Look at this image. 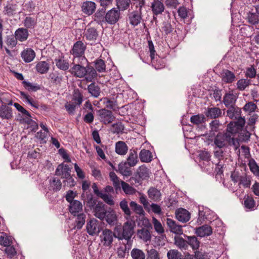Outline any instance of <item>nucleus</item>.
I'll return each mask as SVG.
<instances>
[{"instance_id":"obj_1","label":"nucleus","mask_w":259,"mask_h":259,"mask_svg":"<svg viewBox=\"0 0 259 259\" xmlns=\"http://www.w3.org/2000/svg\"><path fill=\"white\" fill-rule=\"evenodd\" d=\"M73 66L69 70V72L74 76L78 78L84 77L87 82H92L98 76L94 67L91 64H87L85 66L76 64L73 62Z\"/></svg>"},{"instance_id":"obj_2","label":"nucleus","mask_w":259,"mask_h":259,"mask_svg":"<svg viewBox=\"0 0 259 259\" xmlns=\"http://www.w3.org/2000/svg\"><path fill=\"white\" fill-rule=\"evenodd\" d=\"M184 238L180 236H175L174 237V244L180 250H187L189 246H190L194 251L199 249L201 242L196 236H188L183 234Z\"/></svg>"},{"instance_id":"obj_3","label":"nucleus","mask_w":259,"mask_h":259,"mask_svg":"<svg viewBox=\"0 0 259 259\" xmlns=\"http://www.w3.org/2000/svg\"><path fill=\"white\" fill-rule=\"evenodd\" d=\"M235 124L233 125L232 121H230L226 125L225 132H219L215 136L213 140L215 146L221 149L224 147H227V145L225 143L226 141L228 143L229 142L232 137L237 135L238 130L234 129Z\"/></svg>"},{"instance_id":"obj_4","label":"nucleus","mask_w":259,"mask_h":259,"mask_svg":"<svg viewBox=\"0 0 259 259\" xmlns=\"http://www.w3.org/2000/svg\"><path fill=\"white\" fill-rule=\"evenodd\" d=\"M233 125L235 124L234 129L238 130L237 135L240 143H247L250 140L251 134L247 130V126L245 125L244 121H232Z\"/></svg>"},{"instance_id":"obj_5","label":"nucleus","mask_w":259,"mask_h":259,"mask_svg":"<svg viewBox=\"0 0 259 259\" xmlns=\"http://www.w3.org/2000/svg\"><path fill=\"white\" fill-rule=\"evenodd\" d=\"M134 177H132L127 181L130 182L131 180L135 181V183L141 184L142 181L149 178V169L145 164L139 166L137 170L134 174Z\"/></svg>"},{"instance_id":"obj_6","label":"nucleus","mask_w":259,"mask_h":259,"mask_svg":"<svg viewBox=\"0 0 259 259\" xmlns=\"http://www.w3.org/2000/svg\"><path fill=\"white\" fill-rule=\"evenodd\" d=\"M96 111L98 116V119L104 124H108L112 123L115 118L112 112L110 110L102 108L97 110Z\"/></svg>"},{"instance_id":"obj_7","label":"nucleus","mask_w":259,"mask_h":259,"mask_svg":"<svg viewBox=\"0 0 259 259\" xmlns=\"http://www.w3.org/2000/svg\"><path fill=\"white\" fill-rule=\"evenodd\" d=\"M92 187L93 190L94 194L97 196L98 197H100L102 198L105 203L110 205H114V201L113 199V197L112 195L104 193L102 190H100L98 188V186L96 183H94L92 184Z\"/></svg>"},{"instance_id":"obj_8","label":"nucleus","mask_w":259,"mask_h":259,"mask_svg":"<svg viewBox=\"0 0 259 259\" xmlns=\"http://www.w3.org/2000/svg\"><path fill=\"white\" fill-rule=\"evenodd\" d=\"M121 17L120 11L116 8H113L107 11L106 23L110 25H115Z\"/></svg>"},{"instance_id":"obj_9","label":"nucleus","mask_w":259,"mask_h":259,"mask_svg":"<svg viewBox=\"0 0 259 259\" xmlns=\"http://www.w3.org/2000/svg\"><path fill=\"white\" fill-rule=\"evenodd\" d=\"M99 8L93 15V19L94 21L96 22L98 24L102 25L104 23H106L107 16V8L101 7Z\"/></svg>"},{"instance_id":"obj_10","label":"nucleus","mask_w":259,"mask_h":259,"mask_svg":"<svg viewBox=\"0 0 259 259\" xmlns=\"http://www.w3.org/2000/svg\"><path fill=\"white\" fill-rule=\"evenodd\" d=\"M86 48V45L81 40H78L75 42L70 51V53L74 57L73 61H74L75 57H80L83 55L84 54Z\"/></svg>"},{"instance_id":"obj_11","label":"nucleus","mask_w":259,"mask_h":259,"mask_svg":"<svg viewBox=\"0 0 259 259\" xmlns=\"http://www.w3.org/2000/svg\"><path fill=\"white\" fill-rule=\"evenodd\" d=\"M97 4L95 2L90 1L83 2L81 5V11L87 16H91L95 12Z\"/></svg>"},{"instance_id":"obj_12","label":"nucleus","mask_w":259,"mask_h":259,"mask_svg":"<svg viewBox=\"0 0 259 259\" xmlns=\"http://www.w3.org/2000/svg\"><path fill=\"white\" fill-rule=\"evenodd\" d=\"M98 218L101 221L104 220L110 226H113L117 225L118 222V217L116 213H106V212H102L98 213Z\"/></svg>"},{"instance_id":"obj_13","label":"nucleus","mask_w":259,"mask_h":259,"mask_svg":"<svg viewBox=\"0 0 259 259\" xmlns=\"http://www.w3.org/2000/svg\"><path fill=\"white\" fill-rule=\"evenodd\" d=\"M135 224L133 223L131 224V222H125L122 226L123 235H125L124 239L127 241H130L132 236L134 234V229Z\"/></svg>"},{"instance_id":"obj_14","label":"nucleus","mask_w":259,"mask_h":259,"mask_svg":"<svg viewBox=\"0 0 259 259\" xmlns=\"http://www.w3.org/2000/svg\"><path fill=\"white\" fill-rule=\"evenodd\" d=\"M195 233L201 238L209 236L212 234V229L210 226L205 224L195 228Z\"/></svg>"},{"instance_id":"obj_15","label":"nucleus","mask_w":259,"mask_h":259,"mask_svg":"<svg viewBox=\"0 0 259 259\" xmlns=\"http://www.w3.org/2000/svg\"><path fill=\"white\" fill-rule=\"evenodd\" d=\"M102 235L100 236L102 241H104V245L106 246H111L113 241V237H114V234L110 230L108 229H104L102 232Z\"/></svg>"},{"instance_id":"obj_16","label":"nucleus","mask_w":259,"mask_h":259,"mask_svg":"<svg viewBox=\"0 0 259 259\" xmlns=\"http://www.w3.org/2000/svg\"><path fill=\"white\" fill-rule=\"evenodd\" d=\"M176 218L180 222L186 223L190 219V213L183 208H178L176 211Z\"/></svg>"},{"instance_id":"obj_17","label":"nucleus","mask_w":259,"mask_h":259,"mask_svg":"<svg viewBox=\"0 0 259 259\" xmlns=\"http://www.w3.org/2000/svg\"><path fill=\"white\" fill-rule=\"evenodd\" d=\"M99 197L94 196V194L92 193L90 190L85 193V199L84 200L83 204H86L87 207L90 209H92L93 206H94L98 202V199Z\"/></svg>"},{"instance_id":"obj_18","label":"nucleus","mask_w":259,"mask_h":259,"mask_svg":"<svg viewBox=\"0 0 259 259\" xmlns=\"http://www.w3.org/2000/svg\"><path fill=\"white\" fill-rule=\"evenodd\" d=\"M238 97V93H233V91L226 93L223 97L222 102L226 107H228L230 104H235Z\"/></svg>"},{"instance_id":"obj_19","label":"nucleus","mask_w":259,"mask_h":259,"mask_svg":"<svg viewBox=\"0 0 259 259\" xmlns=\"http://www.w3.org/2000/svg\"><path fill=\"white\" fill-rule=\"evenodd\" d=\"M112 99L108 97H104L101 99L100 101L105 105L104 108L108 110L112 109L114 111H118L119 107L117 106V101H114V98H112Z\"/></svg>"},{"instance_id":"obj_20","label":"nucleus","mask_w":259,"mask_h":259,"mask_svg":"<svg viewBox=\"0 0 259 259\" xmlns=\"http://www.w3.org/2000/svg\"><path fill=\"white\" fill-rule=\"evenodd\" d=\"M82 204L81 202L77 200L69 203L68 209L69 212L74 217H75L79 211L82 210Z\"/></svg>"},{"instance_id":"obj_21","label":"nucleus","mask_w":259,"mask_h":259,"mask_svg":"<svg viewBox=\"0 0 259 259\" xmlns=\"http://www.w3.org/2000/svg\"><path fill=\"white\" fill-rule=\"evenodd\" d=\"M151 10L153 15L157 16L161 14L164 10V6L161 1L153 0L151 3Z\"/></svg>"},{"instance_id":"obj_22","label":"nucleus","mask_w":259,"mask_h":259,"mask_svg":"<svg viewBox=\"0 0 259 259\" xmlns=\"http://www.w3.org/2000/svg\"><path fill=\"white\" fill-rule=\"evenodd\" d=\"M0 117L3 119L9 120L13 117L12 108L5 104L0 106Z\"/></svg>"},{"instance_id":"obj_23","label":"nucleus","mask_w":259,"mask_h":259,"mask_svg":"<svg viewBox=\"0 0 259 259\" xmlns=\"http://www.w3.org/2000/svg\"><path fill=\"white\" fill-rule=\"evenodd\" d=\"M21 56L25 63H29L35 58V53L32 49L28 48L21 52Z\"/></svg>"},{"instance_id":"obj_24","label":"nucleus","mask_w":259,"mask_h":259,"mask_svg":"<svg viewBox=\"0 0 259 259\" xmlns=\"http://www.w3.org/2000/svg\"><path fill=\"white\" fill-rule=\"evenodd\" d=\"M151 229H147L146 228H142L138 229L137 231V235L138 237L143 240L145 242L150 241L151 239V235L150 233Z\"/></svg>"},{"instance_id":"obj_25","label":"nucleus","mask_w":259,"mask_h":259,"mask_svg":"<svg viewBox=\"0 0 259 259\" xmlns=\"http://www.w3.org/2000/svg\"><path fill=\"white\" fill-rule=\"evenodd\" d=\"M142 14L138 11H134L128 14L130 24L133 26H137L141 22Z\"/></svg>"},{"instance_id":"obj_26","label":"nucleus","mask_w":259,"mask_h":259,"mask_svg":"<svg viewBox=\"0 0 259 259\" xmlns=\"http://www.w3.org/2000/svg\"><path fill=\"white\" fill-rule=\"evenodd\" d=\"M64 56L62 53L57 59H55L56 66L57 67L61 70L66 71L69 68V63L65 60L64 59Z\"/></svg>"},{"instance_id":"obj_27","label":"nucleus","mask_w":259,"mask_h":259,"mask_svg":"<svg viewBox=\"0 0 259 259\" xmlns=\"http://www.w3.org/2000/svg\"><path fill=\"white\" fill-rule=\"evenodd\" d=\"M99 36V32L97 29L92 27L86 29L84 33V36L87 40L95 41Z\"/></svg>"},{"instance_id":"obj_28","label":"nucleus","mask_w":259,"mask_h":259,"mask_svg":"<svg viewBox=\"0 0 259 259\" xmlns=\"http://www.w3.org/2000/svg\"><path fill=\"white\" fill-rule=\"evenodd\" d=\"M222 75V80L226 83H231L235 80V74L228 69H223Z\"/></svg>"},{"instance_id":"obj_29","label":"nucleus","mask_w":259,"mask_h":259,"mask_svg":"<svg viewBox=\"0 0 259 259\" xmlns=\"http://www.w3.org/2000/svg\"><path fill=\"white\" fill-rule=\"evenodd\" d=\"M28 35V29L26 28H19L15 32V37L20 41H24L27 40Z\"/></svg>"},{"instance_id":"obj_30","label":"nucleus","mask_w":259,"mask_h":259,"mask_svg":"<svg viewBox=\"0 0 259 259\" xmlns=\"http://www.w3.org/2000/svg\"><path fill=\"white\" fill-rule=\"evenodd\" d=\"M99 223V221L95 218L91 219L89 221H87L86 229L88 233L90 235L94 236L96 234L97 223Z\"/></svg>"},{"instance_id":"obj_31","label":"nucleus","mask_w":259,"mask_h":259,"mask_svg":"<svg viewBox=\"0 0 259 259\" xmlns=\"http://www.w3.org/2000/svg\"><path fill=\"white\" fill-rule=\"evenodd\" d=\"M138 162L137 151L131 150L130 153L127 158V161L124 162V165H128L130 167L134 166Z\"/></svg>"},{"instance_id":"obj_32","label":"nucleus","mask_w":259,"mask_h":259,"mask_svg":"<svg viewBox=\"0 0 259 259\" xmlns=\"http://www.w3.org/2000/svg\"><path fill=\"white\" fill-rule=\"evenodd\" d=\"M221 110L218 107L208 108L207 111L205 112V116L211 119H216L221 116Z\"/></svg>"},{"instance_id":"obj_33","label":"nucleus","mask_w":259,"mask_h":259,"mask_svg":"<svg viewBox=\"0 0 259 259\" xmlns=\"http://www.w3.org/2000/svg\"><path fill=\"white\" fill-rule=\"evenodd\" d=\"M148 197L154 201H158L161 196L160 190L155 187H151L147 192Z\"/></svg>"},{"instance_id":"obj_34","label":"nucleus","mask_w":259,"mask_h":259,"mask_svg":"<svg viewBox=\"0 0 259 259\" xmlns=\"http://www.w3.org/2000/svg\"><path fill=\"white\" fill-rule=\"evenodd\" d=\"M128 150V147L123 141H118L115 144V152L120 155H124Z\"/></svg>"},{"instance_id":"obj_35","label":"nucleus","mask_w":259,"mask_h":259,"mask_svg":"<svg viewBox=\"0 0 259 259\" xmlns=\"http://www.w3.org/2000/svg\"><path fill=\"white\" fill-rule=\"evenodd\" d=\"M95 66L94 69L97 72H104L106 71V64L104 60L100 58H98L95 61L92 62Z\"/></svg>"},{"instance_id":"obj_36","label":"nucleus","mask_w":259,"mask_h":259,"mask_svg":"<svg viewBox=\"0 0 259 259\" xmlns=\"http://www.w3.org/2000/svg\"><path fill=\"white\" fill-rule=\"evenodd\" d=\"M72 101H74L76 105L80 106L83 101V96L81 91L78 89H74L72 94Z\"/></svg>"},{"instance_id":"obj_37","label":"nucleus","mask_w":259,"mask_h":259,"mask_svg":"<svg viewBox=\"0 0 259 259\" xmlns=\"http://www.w3.org/2000/svg\"><path fill=\"white\" fill-rule=\"evenodd\" d=\"M139 158L141 162L147 163L152 161L153 156L149 150L143 149L139 153Z\"/></svg>"},{"instance_id":"obj_38","label":"nucleus","mask_w":259,"mask_h":259,"mask_svg":"<svg viewBox=\"0 0 259 259\" xmlns=\"http://www.w3.org/2000/svg\"><path fill=\"white\" fill-rule=\"evenodd\" d=\"M23 24L26 29H33L37 25V17L27 16L24 20Z\"/></svg>"},{"instance_id":"obj_39","label":"nucleus","mask_w":259,"mask_h":259,"mask_svg":"<svg viewBox=\"0 0 259 259\" xmlns=\"http://www.w3.org/2000/svg\"><path fill=\"white\" fill-rule=\"evenodd\" d=\"M87 89L89 93L93 97L97 98L100 96L101 93L100 88L95 82H93L89 84Z\"/></svg>"},{"instance_id":"obj_40","label":"nucleus","mask_w":259,"mask_h":259,"mask_svg":"<svg viewBox=\"0 0 259 259\" xmlns=\"http://www.w3.org/2000/svg\"><path fill=\"white\" fill-rule=\"evenodd\" d=\"M22 120L24 123L28 125L27 128H31V132L35 133L38 129V124L31 119V116H27L26 118H23Z\"/></svg>"},{"instance_id":"obj_41","label":"nucleus","mask_w":259,"mask_h":259,"mask_svg":"<svg viewBox=\"0 0 259 259\" xmlns=\"http://www.w3.org/2000/svg\"><path fill=\"white\" fill-rule=\"evenodd\" d=\"M20 94L22 97L25 99L27 103L36 109L39 108L38 102L37 101H34L27 93L23 91H19Z\"/></svg>"},{"instance_id":"obj_42","label":"nucleus","mask_w":259,"mask_h":259,"mask_svg":"<svg viewBox=\"0 0 259 259\" xmlns=\"http://www.w3.org/2000/svg\"><path fill=\"white\" fill-rule=\"evenodd\" d=\"M167 259H184V254L179 251L178 249H172L167 252Z\"/></svg>"},{"instance_id":"obj_43","label":"nucleus","mask_w":259,"mask_h":259,"mask_svg":"<svg viewBox=\"0 0 259 259\" xmlns=\"http://www.w3.org/2000/svg\"><path fill=\"white\" fill-rule=\"evenodd\" d=\"M247 15L246 19L248 23L252 25L259 23V15L255 12L249 11Z\"/></svg>"},{"instance_id":"obj_44","label":"nucleus","mask_w":259,"mask_h":259,"mask_svg":"<svg viewBox=\"0 0 259 259\" xmlns=\"http://www.w3.org/2000/svg\"><path fill=\"white\" fill-rule=\"evenodd\" d=\"M35 68L40 74H45L49 71L50 66L46 61H39L37 63Z\"/></svg>"},{"instance_id":"obj_45","label":"nucleus","mask_w":259,"mask_h":259,"mask_svg":"<svg viewBox=\"0 0 259 259\" xmlns=\"http://www.w3.org/2000/svg\"><path fill=\"white\" fill-rule=\"evenodd\" d=\"M130 206L136 213L139 215V217L145 215L146 213L143 208V207L138 204L136 201H132L130 203Z\"/></svg>"},{"instance_id":"obj_46","label":"nucleus","mask_w":259,"mask_h":259,"mask_svg":"<svg viewBox=\"0 0 259 259\" xmlns=\"http://www.w3.org/2000/svg\"><path fill=\"white\" fill-rule=\"evenodd\" d=\"M6 248L2 250L4 251L5 253L7 254L8 258H13L17 254V251L13 244L5 247Z\"/></svg>"},{"instance_id":"obj_47","label":"nucleus","mask_w":259,"mask_h":259,"mask_svg":"<svg viewBox=\"0 0 259 259\" xmlns=\"http://www.w3.org/2000/svg\"><path fill=\"white\" fill-rule=\"evenodd\" d=\"M50 182L51 183V190L53 192H56L61 190L62 185L60 179L53 177L52 179L50 180Z\"/></svg>"},{"instance_id":"obj_48","label":"nucleus","mask_w":259,"mask_h":259,"mask_svg":"<svg viewBox=\"0 0 259 259\" xmlns=\"http://www.w3.org/2000/svg\"><path fill=\"white\" fill-rule=\"evenodd\" d=\"M75 217H76L75 227L77 230H80L85 224L86 215L84 213H81L79 214L77 213Z\"/></svg>"},{"instance_id":"obj_49","label":"nucleus","mask_w":259,"mask_h":259,"mask_svg":"<svg viewBox=\"0 0 259 259\" xmlns=\"http://www.w3.org/2000/svg\"><path fill=\"white\" fill-rule=\"evenodd\" d=\"M119 205L121 210L124 212L125 215V218L128 220L130 215L131 214V211L128 206V203L125 199H123L120 202Z\"/></svg>"},{"instance_id":"obj_50","label":"nucleus","mask_w":259,"mask_h":259,"mask_svg":"<svg viewBox=\"0 0 259 259\" xmlns=\"http://www.w3.org/2000/svg\"><path fill=\"white\" fill-rule=\"evenodd\" d=\"M3 236L0 237V245L6 247L9 244H13L12 237L11 236H8L7 233L5 232L2 233Z\"/></svg>"},{"instance_id":"obj_51","label":"nucleus","mask_w":259,"mask_h":259,"mask_svg":"<svg viewBox=\"0 0 259 259\" xmlns=\"http://www.w3.org/2000/svg\"><path fill=\"white\" fill-rule=\"evenodd\" d=\"M106 207H107V206H106L102 201H98L97 203L93 206V208L95 212V216L98 218L99 217L98 213H102V211H104Z\"/></svg>"},{"instance_id":"obj_52","label":"nucleus","mask_w":259,"mask_h":259,"mask_svg":"<svg viewBox=\"0 0 259 259\" xmlns=\"http://www.w3.org/2000/svg\"><path fill=\"white\" fill-rule=\"evenodd\" d=\"M131 255L133 259H145L146 258V255L143 251L137 248L132 250Z\"/></svg>"},{"instance_id":"obj_53","label":"nucleus","mask_w":259,"mask_h":259,"mask_svg":"<svg viewBox=\"0 0 259 259\" xmlns=\"http://www.w3.org/2000/svg\"><path fill=\"white\" fill-rule=\"evenodd\" d=\"M49 78L51 82L54 84H60L62 80V76L60 75L58 72H51L49 74Z\"/></svg>"},{"instance_id":"obj_54","label":"nucleus","mask_w":259,"mask_h":259,"mask_svg":"<svg viewBox=\"0 0 259 259\" xmlns=\"http://www.w3.org/2000/svg\"><path fill=\"white\" fill-rule=\"evenodd\" d=\"M131 3V0H116V8L119 11L126 10L129 8Z\"/></svg>"},{"instance_id":"obj_55","label":"nucleus","mask_w":259,"mask_h":259,"mask_svg":"<svg viewBox=\"0 0 259 259\" xmlns=\"http://www.w3.org/2000/svg\"><path fill=\"white\" fill-rule=\"evenodd\" d=\"M22 83L25 89L29 92H36L41 89L40 85L33 84L28 81L23 80Z\"/></svg>"},{"instance_id":"obj_56","label":"nucleus","mask_w":259,"mask_h":259,"mask_svg":"<svg viewBox=\"0 0 259 259\" xmlns=\"http://www.w3.org/2000/svg\"><path fill=\"white\" fill-rule=\"evenodd\" d=\"M248 165L250 171L255 176H259V166L253 158L249 160Z\"/></svg>"},{"instance_id":"obj_57","label":"nucleus","mask_w":259,"mask_h":259,"mask_svg":"<svg viewBox=\"0 0 259 259\" xmlns=\"http://www.w3.org/2000/svg\"><path fill=\"white\" fill-rule=\"evenodd\" d=\"M121 186L122 190L126 194L132 195L136 192V189L134 187L123 181H121Z\"/></svg>"},{"instance_id":"obj_58","label":"nucleus","mask_w":259,"mask_h":259,"mask_svg":"<svg viewBox=\"0 0 259 259\" xmlns=\"http://www.w3.org/2000/svg\"><path fill=\"white\" fill-rule=\"evenodd\" d=\"M244 199V205L245 208L251 209L255 206V201L251 196L245 195Z\"/></svg>"},{"instance_id":"obj_59","label":"nucleus","mask_w":259,"mask_h":259,"mask_svg":"<svg viewBox=\"0 0 259 259\" xmlns=\"http://www.w3.org/2000/svg\"><path fill=\"white\" fill-rule=\"evenodd\" d=\"M118 170L123 176L127 177L132 175V171L130 168L124 165L122 162L118 164Z\"/></svg>"},{"instance_id":"obj_60","label":"nucleus","mask_w":259,"mask_h":259,"mask_svg":"<svg viewBox=\"0 0 259 259\" xmlns=\"http://www.w3.org/2000/svg\"><path fill=\"white\" fill-rule=\"evenodd\" d=\"M162 32H164L165 35H167L171 33L174 30V28L171 24L170 21L168 20L163 21L162 23Z\"/></svg>"},{"instance_id":"obj_61","label":"nucleus","mask_w":259,"mask_h":259,"mask_svg":"<svg viewBox=\"0 0 259 259\" xmlns=\"http://www.w3.org/2000/svg\"><path fill=\"white\" fill-rule=\"evenodd\" d=\"M16 9L14 5L12 4H8L4 8L3 13L8 16H12L15 14Z\"/></svg>"},{"instance_id":"obj_62","label":"nucleus","mask_w":259,"mask_h":259,"mask_svg":"<svg viewBox=\"0 0 259 259\" xmlns=\"http://www.w3.org/2000/svg\"><path fill=\"white\" fill-rule=\"evenodd\" d=\"M257 108V106L256 104L252 102H248L242 108V109L245 112H248L249 113L254 112Z\"/></svg>"},{"instance_id":"obj_63","label":"nucleus","mask_w":259,"mask_h":259,"mask_svg":"<svg viewBox=\"0 0 259 259\" xmlns=\"http://www.w3.org/2000/svg\"><path fill=\"white\" fill-rule=\"evenodd\" d=\"M256 76V70L254 68V65H251L249 67L246 68L245 72V76L246 78H255Z\"/></svg>"},{"instance_id":"obj_64","label":"nucleus","mask_w":259,"mask_h":259,"mask_svg":"<svg viewBox=\"0 0 259 259\" xmlns=\"http://www.w3.org/2000/svg\"><path fill=\"white\" fill-rule=\"evenodd\" d=\"M146 259H160L158 252L155 249H147Z\"/></svg>"}]
</instances>
